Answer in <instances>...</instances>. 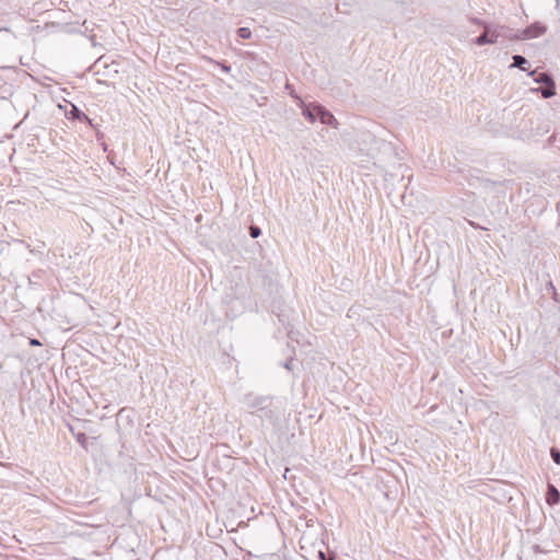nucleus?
Wrapping results in <instances>:
<instances>
[{
	"mask_svg": "<svg viewBox=\"0 0 560 560\" xmlns=\"http://www.w3.org/2000/svg\"><path fill=\"white\" fill-rule=\"evenodd\" d=\"M316 105H319L318 103H308L306 104L304 101H300V107L302 108V115L303 117L308 120L310 122H315L317 120L316 115Z\"/></svg>",
	"mask_w": 560,
	"mask_h": 560,
	"instance_id": "nucleus-6",
	"label": "nucleus"
},
{
	"mask_svg": "<svg viewBox=\"0 0 560 560\" xmlns=\"http://www.w3.org/2000/svg\"><path fill=\"white\" fill-rule=\"evenodd\" d=\"M13 201H8L7 206L13 205Z\"/></svg>",
	"mask_w": 560,
	"mask_h": 560,
	"instance_id": "nucleus-27",
	"label": "nucleus"
},
{
	"mask_svg": "<svg viewBox=\"0 0 560 560\" xmlns=\"http://www.w3.org/2000/svg\"><path fill=\"white\" fill-rule=\"evenodd\" d=\"M469 21L472 24L480 25L483 28V25L487 24L485 21L478 19V18H470Z\"/></svg>",
	"mask_w": 560,
	"mask_h": 560,
	"instance_id": "nucleus-19",
	"label": "nucleus"
},
{
	"mask_svg": "<svg viewBox=\"0 0 560 560\" xmlns=\"http://www.w3.org/2000/svg\"><path fill=\"white\" fill-rule=\"evenodd\" d=\"M315 109H316L317 119L323 125H327V126H330L336 129L338 128V126H339L338 120L327 108H325L323 105L319 104V105H316Z\"/></svg>",
	"mask_w": 560,
	"mask_h": 560,
	"instance_id": "nucleus-4",
	"label": "nucleus"
},
{
	"mask_svg": "<svg viewBox=\"0 0 560 560\" xmlns=\"http://www.w3.org/2000/svg\"><path fill=\"white\" fill-rule=\"evenodd\" d=\"M547 32V26L540 22H535L524 30L520 31V39H532L544 35Z\"/></svg>",
	"mask_w": 560,
	"mask_h": 560,
	"instance_id": "nucleus-3",
	"label": "nucleus"
},
{
	"mask_svg": "<svg viewBox=\"0 0 560 560\" xmlns=\"http://www.w3.org/2000/svg\"><path fill=\"white\" fill-rule=\"evenodd\" d=\"M75 120L81 121V122H86L92 128H95V126L93 125L92 120L83 112H81L80 118H77Z\"/></svg>",
	"mask_w": 560,
	"mask_h": 560,
	"instance_id": "nucleus-15",
	"label": "nucleus"
},
{
	"mask_svg": "<svg viewBox=\"0 0 560 560\" xmlns=\"http://www.w3.org/2000/svg\"><path fill=\"white\" fill-rule=\"evenodd\" d=\"M292 362H293V359H290V360H287L284 363H283V366L291 371L292 370Z\"/></svg>",
	"mask_w": 560,
	"mask_h": 560,
	"instance_id": "nucleus-20",
	"label": "nucleus"
},
{
	"mask_svg": "<svg viewBox=\"0 0 560 560\" xmlns=\"http://www.w3.org/2000/svg\"><path fill=\"white\" fill-rule=\"evenodd\" d=\"M550 455H551L552 460H553L556 464L560 465V451H559V450H557L556 447H552V448L550 450Z\"/></svg>",
	"mask_w": 560,
	"mask_h": 560,
	"instance_id": "nucleus-14",
	"label": "nucleus"
},
{
	"mask_svg": "<svg viewBox=\"0 0 560 560\" xmlns=\"http://www.w3.org/2000/svg\"><path fill=\"white\" fill-rule=\"evenodd\" d=\"M477 46H485L488 44L498 43V34L494 33V25L485 24L483 32L474 39Z\"/></svg>",
	"mask_w": 560,
	"mask_h": 560,
	"instance_id": "nucleus-2",
	"label": "nucleus"
},
{
	"mask_svg": "<svg viewBox=\"0 0 560 560\" xmlns=\"http://www.w3.org/2000/svg\"><path fill=\"white\" fill-rule=\"evenodd\" d=\"M3 93H7V89H4V88L2 86V94H3Z\"/></svg>",
	"mask_w": 560,
	"mask_h": 560,
	"instance_id": "nucleus-26",
	"label": "nucleus"
},
{
	"mask_svg": "<svg viewBox=\"0 0 560 560\" xmlns=\"http://www.w3.org/2000/svg\"><path fill=\"white\" fill-rule=\"evenodd\" d=\"M544 98H550L556 95V83H551L550 85H544L539 90H537Z\"/></svg>",
	"mask_w": 560,
	"mask_h": 560,
	"instance_id": "nucleus-11",
	"label": "nucleus"
},
{
	"mask_svg": "<svg viewBox=\"0 0 560 560\" xmlns=\"http://www.w3.org/2000/svg\"><path fill=\"white\" fill-rule=\"evenodd\" d=\"M28 343L31 346H40V342L37 339H35V338H30L28 339Z\"/></svg>",
	"mask_w": 560,
	"mask_h": 560,
	"instance_id": "nucleus-21",
	"label": "nucleus"
},
{
	"mask_svg": "<svg viewBox=\"0 0 560 560\" xmlns=\"http://www.w3.org/2000/svg\"><path fill=\"white\" fill-rule=\"evenodd\" d=\"M527 74L529 77H534V81L542 85H550L551 83H555L552 75L548 72L536 73V71L534 70L529 71Z\"/></svg>",
	"mask_w": 560,
	"mask_h": 560,
	"instance_id": "nucleus-7",
	"label": "nucleus"
},
{
	"mask_svg": "<svg viewBox=\"0 0 560 560\" xmlns=\"http://www.w3.org/2000/svg\"><path fill=\"white\" fill-rule=\"evenodd\" d=\"M210 62H213L214 65H217L218 67L221 68V70L225 73H229L231 71V67L229 65H225L223 62H219V61H215V60H212V59H209Z\"/></svg>",
	"mask_w": 560,
	"mask_h": 560,
	"instance_id": "nucleus-16",
	"label": "nucleus"
},
{
	"mask_svg": "<svg viewBox=\"0 0 560 560\" xmlns=\"http://www.w3.org/2000/svg\"><path fill=\"white\" fill-rule=\"evenodd\" d=\"M546 502L551 506L560 502V492L552 483H548Z\"/></svg>",
	"mask_w": 560,
	"mask_h": 560,
	"instance_id": "nucleus-8",
	"label": "nucleus"
},
{
	"mask_svg": "<svg viewBox=\"0 0 560 560\" xmlns=\"http://www.w3.org/2000/svg\"><path fill=\"white\" fill-rule=\"evenodd\" d=\"M535 552H544L538 545L534 546Z\"/></svg>",
	"mask_w": 560,
	"mask_h": 560,
	"instance_id": "nucleus-22",
	"label": "nucleus"
},
{
	"mask_svg": "<svg viewBox=\"0 0 560 560\" xmlns=\"http://www.w3.org/2000/svg\"><path fill=\"white\" fill-rule=\"evenodd\" d=\"M318 559L319 560H335V557L330 553L318 551Z\"/></svg>",
	"mask_w": 560,
	"mask_h": 560,
	"instance_id": "nucleus-17",
	"label": "nucleus"
},
{
	"mask_svg": "<svg viewBox=\"0 0 560 560\" xmlns=\"http://www.w3.org/2000/svg\"><path fill=\"white\" fill-rule=\"evenodd\" d=\"M549 285H550V288L552 289L553 293H556V289H555V287H553L552 282H549Z\"/></svg>",
	"mask_w": 560,
	"mask_h": 560,
	"instance_id": "nucleus-24",
	"label": "nucleus"
},
{
	"mask_svg": "<svg viewBox=\"0 0 560 560\" xmlns=\"http://www.w3.org/2000/svg\"><path fill=\"white\" fill-rule=\"evenodd\" d=\"M96 136H97V139L100 140V139L103 137V133L97 132V135H96Z\"/></svg>",
	"mask_w": 560,
	"mask_h": 560,
	"instance_id": "nucleus-25",
	"label": "nucleus"
},
{
	"mask_svg": "<svg viewBox=\"0 0 560 560\" xmlns=\"http://www.w3.org/2000/svg\"><path fill=\"white\" fill-rule=\"evenodd\" d=\"M102 65V58L97 59V61L95 62V67H98Z\"/></svg>",
	"mask_w": 560,
	"mask_h": 560,
	"instance_id": "nucleus-23",
	"label": "nucleus"
},
{
	"mask_svg": "<svg viewBox=\"0 0 560 560\" xmlns=\"http://www.w3.org/2000/svg\"><path fill=\"white\" fill-rule=\"evenodd\" d=\"M249 235L252 238H257L258 236H260L261 235L260 228L257 225H250L249 226Z\"/></svg>",
	"mask_w": 560,
	"mask_h": 560,
	"instance_id": "nucleus-13",
	"label": "nucleus"
},
{
	"mask_svg": "<svg viewBox=\"0 0 560 560\" xmlns=\"http://www.w3.org/2000/svg\"><path fill=\"white\" fill-rule=\"evenodd\" d=\"M70 109H67V106L65 107V116L69 120H75L77 118H80L81 109L75 106L72 103H69Z\"/></svg>",
	"mask_w": 560,
	"mask_h": 560,
	"instance_id": "nucleus-9",
	"label": "nucleus"
},
{
	"mask_svg": "<svg viewBox=\"0 0 560 560\" xmlns=\"http://www.w3.org/2000/svg\"><path fill=\"white\" fill-rule=\"evenodd\" d=\"M237 35L243 39H248L252 37V31L248 27H240L237 30Z\"/></svg>",
	"mask_w": 560,
	"mask_h": 560,
	"instance_id": "nucleus-12",
	"label": "nucleus"
},
{
	"mask_svg": "<svg viewBox=\"0 0 560 560\" xmlns=\"http://www.w3.org/2000/svg\"><path fill=\"white\" fill-rule=\"evenodd\" d=\"M494 33L498 34V40L500 38H504L508 40H521L520 39V31H514L513 28L504 25H494Z\"/></svg>",
	"mask_w": 560,
	"mask_h": 560,
	"instance_id": "nucleus-5",
	"label": "nucleus"
},
{
	"mask_svg": "<svg viewBox=\"0 0 560 560\" xmlns=\"http://www.w3.org/2000/svg\"><path fill=\"white\" fill-rule=\"evenodd\" d=\"M242 402L249 412L260 419L262 425L280 429L284 415V402L273 396H260L253 393L245 394Z\"/></svg>",
	"mask_w": 560,
	"mask_h": 560,
	"instance_id": "nucleus-1",
	"label": "nucleus"
},
{
	"mask_svg": "<svg viewBox=\"0 0 560 560\" xmlns=\"http://www.w3.org/2000/svg\"><path fill=\"white\" fill-rule=\"evenodd\" d=\"M512 59L513 63L511 65V67L518 68L522 71H527L525 65H527L528 61L525 57H523L522 55H514Z\"/></svg>",
	"mask_w": 560,
	"mask_h": 560,
	"instance_id": "nucleus-10",
	"label": "nucleus"
},
{
	"mask_svg": "<svg viewBox=\"0 0 560 560\" xmlns=\"http://www.w3.org/2000/svg\"><path fill=\"white\" fill-rule=\"evenodd\" d=\"M75 438H77V441L81 444V445H84L85 441H86V436L84 433L80 432L78 434H75Z\"/></svg>",
	"mask_w": 560,
	"mask_h": 560,
	"instance_id": "nucleus-18",
	"label": "nucleus"
}]
</instances>
